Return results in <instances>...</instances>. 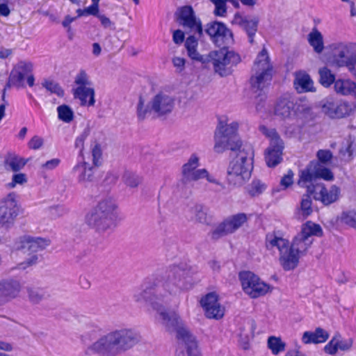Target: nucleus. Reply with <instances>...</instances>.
Returning a JSON list of instances; mask_svg holds the SVG:
<instances>
[{"label": "nucleus", "mask_w": 356, "mask_h": 356, "mask_svg": "<svg viewBox=\"0 0 356 356\" xmlns=\"http://www.w3.org/2000/svg\"><path fill=\"white\" fill-rule=\"evenodd\" d=\"M193 273L191 266L187 263L169 265L147 277L142 288L136 290L133 296L136 302L149 305L159 314L166 330L175 334L178 342L176 356L200 355L195 337L184 325L179 316L175 312L165 310L173 296L192 288Z\"/></svg>", "instance_id": "obj_1"}, {"label": "nucleus", "mask_w": 356, "mask_h": 356, "mask_svg": "<svg viewBox=\"0 0 356 356\" xmlns=\"http://www.w3.org/2000/svg\"><path fill=\"white\" fill-rule=\"evenodd\" d=\"M140 334L134 329L121 328L113 330L100 337L86 349V353L102 356H118L136 345Z\"/></svg>", "instance_id": "obj_2"}, {"label": "nucleus", "mask_w": 356, "mask_h": 356, "mask_svg": "<svg viewBox=\"0 0 356 356\" xmlns=\"http://www.w3.org/2000/svg\"><path fill=\"white\" fill-rule=\"evenodd\" d=\"M145 102L140 95L136 107L137 118L140 121L167 117L175 108V97L167 91L160 90L153 95L147 105Z\"/></svg>", "instance_id": "obj_3"}, {"label": "nucleus", "mask_w": 356, "mask_h": 356, "mask_svg": "<svg viewBox=\"0 0 356 356\" xmlns=\"http://www.w3.org/2000/svg\"><path fill=\"white\" fill-rule=\"evenodd\" d=\"M254 156L252 145L244 144L236 159L229 163L227 168V179L229 184L241 186L249 179L253 169Z\"/></svg>", "instance_id": "obj_4"}, {"label": "nucleus", "mask_w": 356, "mask_h": 356, "mask_svg": "<svg viewBox=\"0 0 356 356\" xmlns=\"http://www.w3.org/2000/svg\"><path fill=\"white\" fill-rule=\"evenodd\" d=\"M273 67L270 62L267 50L264 48L258 54L252 68L250 83L252 91L257 93L259 101H264L266 96L264 89L270 83Z\"/></svg>", "instance_id": "obj_5"}, {"label": "nucleus", "mask_w": 356, "mask_h": 356, "mask_svg": "<svg viewBox=\"0 0 356 356\" xmlns=\"http://www.w3.org/2000/svg\"><path fill=\"white\" fill-rule=\"evenodd\" d=\"M116 205L112 198H106L98 202L97 206L86 216L87 224L98 232H105L115 222Z\"/></svg>", "instance_id": "obj_6"}, {"label": "nucleus", "mask_w": 356, "mask_h": 356, "mask_svg": "<svg viewBox=\"0 0 356 356\" xmlns=\"http://www.w3.org/2000/svg\"><path fill=\"white\" fill-rule=\"evenodd\" d=\"M323 229L318 224H316L312 221H307L302 225L300 233H299L293 240L289 247V257L293 259L294 269L298 264L299 258L304 255L308 248L312 243V236H322Z\"/></svg>", "instance_id": "obj_7"}, {"label": "nucleus", "mask_w": 356, "mask_h": 356, "mask_svg": "<svg viewBox=\"0 0 356 356\" xmlns=\"http://www.w3.org/2000/svg\"><path fill=\"white\" fill-rule=\"evenodd\" d=\"M331 55L327 63L334 67H346L352 72L356 65V43L338 42L330 44Z\"/></svg>", "instance_id": "obj_8"}, {"label": "nucleus", "mask_w": 356, "mask_h": 356, "mask_svg": "<svg viewBox=\"0 0 356 356\" xmlns=\"http://www.w3.org/2000/svg\"><path fill=\"white\" fill-rule=\"evenodd\" d=\"M200 159L195 154H193L188 161L181 168V179L180 184L191 189L193 182L202 179H206L209 182L220 185V183L204 169H198Z\"/></svg>", "instance_id": "obj_9"}, {"label": "nucleus", "mask_w": 356, "mask_h": 356, "mask_svg": "<svg viewBox=\"0 0 356 356\" xmlns=\"http://www.w3.org/2000/svg\"><path fill=\"white\" fill-rule=\"evenodd\" d=\"M207 57L213 64L214 72L222 77L230 75L233 67L241 61L238 53L225 47L218 51H211Z\"/></svg>", "instance_id": "obj_10"}, {"label": "nucleus", "mask_w": 356, "mask_h": 356, "mask_svg": "<svg viewBox=\"0 0 356 356\" xmlns=\"http://www.w3.org/2000/svg\"><path fill=\"white\" fill-rule=\"evenodd\" d=\"M92 146V165L85 161H81L72 168V171L76 175L77 181L80 184L92 181L94 179L95 168L101 165L102 163V150L100 145L95 142Z\"/></svg>", "instance_id": "obj_11"}, {"label": "nucleus", "mask_w": 356, "mask_h": 356, "mask_svg": "<svg viewBox=\"0 0 356 356\" xmlns=\"http://www.w3.org/2000/svg\"><path fill=\"white\" fill-rule=\"evenodd\" d=\"M21 213V206L15 193H10L0 200V228L11 229Z\"/></svg>", "instance_id": "obj_12"}, {"label": "nucleus", "mask_w": 356, "mask_h": 356, "mask_svg": "<svg viewBox=\"0 0 356 356\" xmlns=\"http://www.w3.org/2000/svg\"><path fill=\"white\" fill-rule=\"evenodd\" d=\"M74 83L78 86L72 89L74 99L80 101L81 106H94L95 103V90L91 88V81L84 70H81L75 76Z\"/></svg>", "instance_id": "obj_13"}, {"label": "nucleus", "mask_w": 356, "mask_h": 356, "mask_svg": "<svg viewBox=\"0 0 356 356\" xmlns=\"http://www.w3.org/2000/svg\"><path fill=\"white\" fill-rule=\"evenodd\" d=\"M239 279L243 291L252 298L263 296L270 291V286L250 271L241 272Z\"/></svg>", "instance_id": "obj_14"}, {"label": "nucleus", "mask_w": 356, "mask_h": 356, "mask_svg": "<svg viewBox=\"0 0 356 356\" xmlns=\"http://www.w3.org/2000/svg\"><path fill=\"white\" fill-rule=\"evenodd\" d=\"M266 247L268 250L277 248L280 252V261L285 270H293L294 261L289 259V242L288 240L277 236L275 232L268 233L266 236Z\"/></svg>", "instance_id": "obj_15"}, {"label": "nucleus", "mask_w": 356, "mask_h": 356, "mask_svg": "<svg viewBox=\"0 0 356 356\" xmlns=\"http://www.w3.org/2000/svg\"><path fill=\"white\" fill-rule=\"evenodd\" d=\"M177 20L180 25L190 33L197 35L200 39L204 35L201 20L197 18L191 6H184L179 9Z\"/></svg>", "instance_id": "obj_16"}, {"label": "nucleus", "mask_w": 356, "mask_h": 356, "mask_svg": "<svg viewBox=\"0 0 356 356\" xmlns=\"http://www.w3.org/2000/svg\"><path fill=\"white\" fill-rule=\"evenodd\" d=\"M248 220V216L244 213H238L230 216L220 222L211 232L213 239H218L222 236L233 234L243 226Z\"/></svg>", "instance_id": "obj_17"}, {"label": "nucleus", "mask_w": 356, "mask_h": 356, "mask_svg": "<svg viewBox=\"0 0 356 356\" xmlns=\"http://www.w3.org/2000/svg\"><path fill=\"white\" fill-rule=\"evenodd\" d=\"M217 45L220 46L228 44L233 40V34L226 25L220 22L213 21L207 23L203 29Z\"/></svg>", "instance_id": "obj_18"}, {"label": "nucleus", "mask_w": 356, "mask_h": 356, "mask_svg": "<svg viewBox=\"0 0 356 356\" xmlns=\"http://www.w3.org/2000/svg\"><path fill=\"white\" fill-rule=\"evenodd\" d=\"M310 108L305 106L290 96L281 97L275 108V113L283 118H289L298 113H309Z\"/></svg>", "instance_id": "obj_19"}, {"label": "nucleus", "mask_w": 356, "mask_h": 356, "mask_svg": "<svg viewBox=\"0 0 356 356\" xmlns=\"http://www.w3.org/2000/svg\"><path fill=\"white\" fill-rule=\"evenodd\" d=\"M355 106L347 102L328 98L322 105V111L331 118H342L350 115Z\"/></svg>", "instance_id": "obj_20"}, {"label": "nucleus", "mask_w": 356, "mask_h": 356, "mask_svg": "<svg viewBox=\"0 0 356 356\" xmlns=\"http://www.w3.org/2000/svg\"><path fill=\"white\" fill-rule=\"evenodd\" d=\"M308 193L313 194L316 200L321 201L324 205L327 206L339 199L340 188L336 185H332L327 189L323 184H316V186L308 187Z\"/></svg>", "instance_id": "obj_21"}, {"label": "nucleus", "mask_w": 356, "mask_h": 356, "mask_svg": "<svg viewBox=\"0 0 356 356\" xmlns=\"http://www.w3.org/2000/svg\"><path fill=\"white\" fill-rule=\"evenodd\" d=\"M49 245L50 240L47 238L24 235L15 241V247L18 250L31 254L42 251Z\"/></svg>", "instance_id": "obj_22"}, {"label": "nucleus", "mask_w": 356, "mask_h": 356, "mask_svg": "<svg viewBox=\"0 0 356 356\" xmlns=\"http://www.w3.org/2000/svg\"><path fill=\"white\" fill-rule=\"evenodd\" d=\"M270 137V145L264 154L266 165L270 168L277 166L282 161L284 142L279 135H268Z\"/></svg>", "instance_id": "obj_23"}, {"label": "nucleus", "mask_w": 356, "mask_h": 356, "mask_svg": "<svg viewBox=\"0 0 356 356\" xmlns=\"http://www.w3.org/2000/svg\"><path fill=\"white\" fill-rule=\"evenodd\" d=\"M205 316L208 318L220 319L225 314V308L218 301V296L215 293L207 294L200 301Z\"/></svg>", "instance_id": "obj_24"}, {"label": "nucleus", "mask_w": 356, "mask_h": 356, "mask_svg": "<svg viewBox=\"0 0 356 356\" xmlns=\"http://www.w3.org/2000/svg\"><path fill=\"white\" fill-rule=\"evenodd\" d=\"M33 71V64L30 62H19L11 71L8 82L6 86L24 87L25 77L28 76Z\"/></svg>", "instance_id": "obj_25"}, {"label": "nucleus", "mask_w": 356, "mask_h": 356, "mask_svg": "<svg viewBox=\"0 0 356 356\" xmlns=\"http://www.w3.org/2000/svg\"><path fill=\"white\" fill-rule=\"evenodd\" d=\"M234 22L246 33L249 42L253 44L254 37L258 30L259 22V17L254 16L250 17L248 15H242L240 13H236L234 15Z\"/></svg>", "instance_id": "obj_26"}, {"label": "nucleus", "mask_w": 356, "mask_h": 356, "mask_svg": "<svg viewBox=\"0 0 356 356\" xmlns=\"http://www.w3.org/2000/svg\"><path fill=\"white\" fill-rule=\"evenodd\" d=\"M243 145L238 135H216L214 151L218 153L227 149L236 151L242 149Z\"/></svg>", "instance_id": "obj_27"}, {"label": "nucleus", "mask_w": 356, "mask_h": 356, "mask_svg": "<svg viewBox=\"0 0 356 356\" xmlns=\"http://www.w3.org/2000/svg\"><path fill=\"white\" fill-rule=\"evenodd\" d=\"M28 159L14 152H8L3 156V166L6 172H20L26 165Z\"/></svg>", "instance_id": "obj_28"}, {"label": "nucleus", "mask_w": 356, "mask_h": 356, "mask_svg": "<svg viewBox=\"0 0 356 356\" xmlns=\"http://www.w3.org/2000/svg\"><path fill=\"white\" fill-rule=\"evenodd\" d=\"M198 45L197 38L195 35H190L185 41V48L187 51L188 56L193 60L200 62L201 63H207L209 62L207 56L201 55L197 50Z\"/></svg>", "instance_id": "obj_29"}, {"label": "nucleus", "mask_w": 356, "mask_h": 356, "mask_svg": "<svg viewBox=\"0 0 356 356\" xmlns=\"http://www.w3.org/2000/svg\"><path fill=\"white\" fill-rule=\"evenodd\" d=\"M316 180L317 177L314 161H311L306 168L300 172L298 184L301 187H306L307 192L308 193V187L316 186L314 184Z\"/></svg>", "instance_id": "obj_30"}, {"label": "nucleus", "mask_w": 356, "mask_h": 356, "mask_svg": "<svg viewBox=\"0 0 356 356\" xmlns=\"http://www.w3.org/2000/svg\"><path fill=\"white\" fill-rule=\"evenodd\" d=\"M329 333L321 327H317L314 332L306 331L302 337V342L305 344L321 343L329 338Z\"/></svg>", "instance_id": "obj_31"}, {"label": "nucleus", "mask_w": 356, "mask_h": 356, "mask_svg": "<svg viewBox=\"0 0 356 356\" xmlns=\"http://www.w3.org/2000/svg\"><path fill=\"white\" fill-rule=\"evenodd\" d=\"M311 195L312 194L307 193L302 195L300 206L297 207L295 213V216L298 220H303L313 213Z\"/></svg>", "instance_id": "obj_32"}, {"label": "nucleus", "mask_w": 356, "mask_h": 356, "mask_svg": "<svg viewBox=\"0 0 356 356\" xmlns=\"http://www.w3.org/2000/svg\"><path fill=\"white\" fill-rule=\"evenodd\" d=\"M307 41L316 54H321L323 51L325 49L323 36L316 27L312 29L307 35Z\"/></svg>", "instance_id": "obj_33"}, {"label": "nucleus", "mask_w": 356, "mask_h": 356, "mask_svg": "<svg viewBox=\"0 0 356 356\" xmlns=\"http://www.w3.org/2000/svg\"><path fill=\"white\" fill-rule=\"evenodd\" d=\"M239 124L237 122H229L227 116H220L218 118V124L216 134H236L238 130Z\"/></svg>", "instance_id": "obj_34"}, {"label": "nucleus", "mask_w": 356, "mask_h": 356, "mask_svg": "<svg viewBox=\"0 0 356 356\" xmlns=\"http://www.w3.org/2000/svg\"><path fill=\"white\" fill-rule=\"evenodd\" d=\"M0 284L4 293L3 297L6 298L7 302L15 298L21 290L19 282L15 280L3 282Z\"/></svg>", "instance_id": "obj_35"}, {"label": "nucleus", "mask_w": 356, "mask_h": 356, "mask_svg": "<svg viewBox=\"0 0 356 356\" xmlns=\"http://www.w3.org/2000/svg\"><path fill=\"white\" fill-rule=\"evenodd\" d=\"M356 83L349 79H338L334 84V88L337 94L342 95H353Z\"/></svg>", "instance_id": "obj_36"}, {"label": "nucleus", "mask_w": 356, "mask_h": 356, "mask_svg": "<svg viewBox=\"0 0 356 356\" xmlns=\"http://www.w3.org/2000/svg\"><path fill=\"white\" fill-rule=\"evenodd\" d=\"M293 83L300 92L312 90L313 81L307 74H298Z\"/></svg>", "instance_id": "obj_37"}, {"label": "nucleus", "mask_w": 356, "mask_h": 356, "mask_svg": "<svg viewBox=\"0 0 356 356\" xmlns=\"http://www.w3.org/2000/svg\"><path fill=\"white\" fill-rule=\"evenodd\" d=\"M319 83L325 88H329L336 81L335 75L327 67L318 70Z\"/></svg>", "instance_id": "obj_38"}, {"label": "nucleus", "mask_w": 356, "mask_h": 356, "mask_svg": "<svg viewBox=\"0 0 356 356\" xmlns=\"http://www.w3.org/2000/svg\"><path fill=\"white\" fill-rule=\"evenodd\" d=\"M314 164L317 179H323L325 181H332L334 179V175L329 168L325 167L318 162L314 161Z\"/></svg>", "instance_id": "obj_39"}, {"label": "nucleus", "mask_w": 356, "mask_h": 356, "mask_svg": "<svg viewBox=\"0 0 356 356\" xmlns=\"http://www.w3.org/2000/svg\"><path fill=\"white\" fill-rule=\"evenodd\" d=\"M339 220L341 223L356 229V210L343 211Z\"/></svg>", "instance_id": "obj_40"}, {"label": "nucleus", "mask_w": 356, "mask_h": 356, "mask_svg": "<svg viewBox=\"0 0 356 356\" xmlns=\"http://www.w3.org/2000/svg\"><path fill=\"white\" fill-rule=\"evenodd\" d=\"M58 117L61 121L69 123L74 119V112L72 108L66 105L63 104L57 108Z\"/></svg>", "instance_id": "obj_41"}, {"label": "nucleus", "mask_w": 356, "mask_h": 356, "mask_svg": "<svg viewBox=\"0 0 356 356\" xmlns=\"http://www.w3.org/2000/svg\"><path fill=\"white\" fill-rule=\"evenodd\" d=\"M286 344L282 341L280 338L270 337L268 339V347L275 355H278L285 349Z\"/></svg>", "instance_id": "obj_42"}, {"label": "nucleus", "mask_w": 356, "mask_h": 356, "mask_svg": "<svg viewBox=\"0 0 356 356\" xmlns=\"http://www.w3.org/2000/svg\"><path fill=\"white\" fill-rule=\"evenodd\" d=\"M266 188V185L259 179H253L248 187V193L252 197L258 196Z\"/></svg>", "instance_id": "obj_43"}, {"label": "nucleus", "mask_w": 356, "mask_h": 356, "mask_svg": "<svg viewBox=\"0 0 356 356\" xmlns=\"http://www.w3.org/2000/svg\"><path fill=\"white\" fill-rule=\"evenodd\" d=\"M122 179L124 184L131 188L137 187L141 182V178L138 175L129 171L124 173Z\"/></svg>", "instance_id": "obj_44"}, {"label": "nucleus", "mask_w": 356, "mask_h": 356, "mask_svg": "<svg viewBox=\"0 0 356 356\" xmlns=\"http://www.w3.org/2000/svg\"><path fill=\"white\" fill-rule=\"evenodd\" d=\"M42 86L51 93L57 95L58 97L64 96V90L60 86L54 81L45 80L42 83Z\"/></svg>", "instance_id": "obj_45"}, {"label": "nucleus", "mask_w": 356, "mask_h": 356, "mask_svg": "<svg viewBox=\"0 0 356 356\" xmlns=\"http://www.w3.org/2000/svg\"><path fill=\"white\" fill-rule=\"evenodd\" d=\"M215 6L213 14L218 17H225L227 14V0H209Z\"/></svg>", "instance_id": "obj_46"}, {"label": "nucleus", "mask_w": 356, "mask_h": 356, "mask_svg": "<svg viewBox=\"0 0 356 356\" xmlns=\"http://www.w3.org/2000/svg\"><path fill=\"white\" fill-rule=\"evenodd\" d=\"M192 212L195 215V220L201 223L207 222V211L201 204H196L192 208Z\"/></svg>", "instance_id": "obj_47"}, {"label": "nucleus", "mask_w": 356, "mask_h": 356, "mask_svg": "<svg viewBox=\"0 0 356 356\" xmlns=\"http://www.w3.org/2000/svg\"><path fill=\"white\" fill-rule=\"evenodd\" d=\"M28 293L29 300L33 303H38L45 296L44 291L39 288L29 289Z\"/></svg>", "instance_id": "obj_48"}, {"label": "nucleus", "mask_w": 356, "mask_h": 356, "mask_svg": "<svg viewBox=\"0 0 356 356\" xmlns=\"http://www.w3.org/2000/svg\"><path fill=\"white\" fill-rule=\"evenodd\" d=\"M27 176L26 174L22 172H14L11 181L8 183V186L9 188H13L17 184L22 185L27 182Z\"/></svg>", "instance_id": "obj_49"}, {"label": "nucleus", "mask_w": 356, "mask_h": 356, "mask_svg": "<svg viewBox=\"0 0 356 356\" xmlns=\"http://www.w3.org/2000/svg\"><path fill=\"white\" fill-rule=\"evenodd\" d=\"M318 163L327 165L332 159V153L328 149H319L316 153Z\"/></svg>", "instance_id": "obj_50"}, {"label": "nucleus", "mask_w": 356, "mask_h": 356, "mask_svg": "<svg viewBox=\"0 0 356 356\" xmlns=\"http://www.w3.org/2000/svg\"><path fill=\"white\" fill-rule=\"evenodd\" d=\"M294 173L291 170H289L287 174L285 175L280 181V185L284 189L289 188L293 183Z\"/></svg>", "instance_id": "obj_51"}, {"label": "nucleus", "mask_w": 356, "mask_h": 356, "mask_svg": "<svg viewBox=\"0 0 356 356\" xmlns=\"http://www.w3.org/2000/svg\"><path fill=\"white\" fill-rule=\"evenodd\" d=\"M324 350L327 354L335 355L338 350L337 339L335 338L332 339L324 347Z\"/></svg>", "instance_id": "obj_52"}, {"label": "nucleus", "mask_w": 356, "mask_h": 356, "mask_svg": "<svg viewBox=\"0 0 356 356\" xmlns=\"http://www.w3.org/2000/svg\"><path fill=\"white\" fill-rule=\"evenodd\" d=\"M339 154L345 161H350L353 158V151L352 149V143H349L345 149L341 148L339 150Z\"/></svg>", "instance_id": "obj_53"}, {"label": "nucleus", "mask_w": 356, "mask_h": 356, "mask_svg": "<svg viewBox=\"0 0 356 356\" xmlns=\"http://www.w3.org/2000/svg\"><path fill=\"white\" fill-rule=\"evenodd\" d=\"M38 261V255L36 254H33V255H31L29 258H27L24 262L21 263L19 265V268L20 269H26L27 267L37 264Z\"/></svg>", "instance_id": "obj_54"}, {"label": "nucleus", "mask_w": 356, "mask_h": 356, "mask_svg": "<svg viewBox=\"0 0 356 356\" xmlns=\"http://www.w3.org/2000/svg\"><path fill=\"white\" fill-rule=\"evenodd\" d=\"M173 65L178 72H181L185 69L186 60L184 58L175 56L172 60Z\"/></svg>", "instance_id": "obj_55"}, {"label": "nucleus", "mask_w": 356, "mask_h": 356, "mask_svg": "<svg viewBox=\"0 0 356 356\" xmlns=\"http://www.w3.org/2000/svg\"><path fill=\"white\" fill-rule=\"evenodd\" d=\"M43 145V139L37 135H35L29 143L31 149H38Z\"/></svg>", "instance_id": "obj_56"}, {"label": "nucleus", "mask_w": 356, "mask_h": 356, "mask_svg": "<svg viewBox=\"0 0 356 356\" xmlns=\"http://www.w3.org/2000/svg\"><path fill=\"white\" fill-rule=\"evenodd\" d=\"M353 346V340L351 339L344 340H337L338 350L343 351L349 350Z\"/></svg>", "instance_id": "obj_57"}, {"label": "nucleus", "mask_w": 356, "mask_h": 356, "mask_svg": "<svg viewBox=\"0 0 356 356\" xmlns=\"http://www.w3.org/2000/svg\"><path fill=\"white\" fill-rule=\"evenodd\" d=\"M86 139V136L84 135H80L78 136L75 140V147L79 149V156L82 157L83 160V144L84 140Z\"/></svg>", "instance_id": "obj_58"}, {"label": "nucleus", "mask_w": 356, "mask_h": 356, "mask_svg": "<svg viewBox=\"0 0 356 356\" xmlns=\"http://www.w3.org/2000/svg\"><path fill=\"white\" fill-rule=\"evenodd\" d=\"M60 163V160L59 159H53L47 161L46 163H44L42 165V168H46L47 170H54L57 166H58Z\"/></svg>", "instance_id": "obj_59"}, {"label": "nucleus", "mask_w": 356, "mask_h": 356, "mask_svg": "<svg viewBox=\"0 0 356 356\" xmlns=\"http://www.w3.org/2000/svg\"><path fill=\"white\" fill-rule=\"evenodd\" d=\"M86 15H93L98 17L99 15V4L92 2V5L86 8Z\"/></svg>", "instance_id": "obj_60"}, {"label": "nucleus", "mask_w": 356, "mask_h": 356, "mask_svg": "<svg viewBox=\"0 0 356 356\" xmlns=\"http://www.w3.org/2000/svg\"><path fill=\"white\" fill-rule=\"evenodd\" d=\"M172 38L175 44H181L184 40V33L181 30H176L173 33Z\"/></svg>", "instance_id": "obj_61"}, {"label": "nucleus", "mask_w": 356, "mask_h": 356, "mask_svg": "<svg viewBox=\"0 0 356 356\" xmlns=\"http://www.w3.org/2000/svg\"><path fill=\"white\" fill-rule=\"evenodd\" d=\"M97 17L104 28H110L113 24L110 19L104 15H99Z\"/></svg>", "instance_id": "obj_62"}, {"label": "nucleus", "mask_w": 356, "mask_h": 356, "mask_svg": "<svg viewBox=\"0 0 356 356\" xmlns=\"http://www.w3.org/2000/svg\"><path fill=\"white\" fill-rule=\"evenodd\" d=\"M10 13V11L7 4H0V15H1L2 16L7 17L9 15Z\"/></svg>", "instance_id": "obj_63"}, {"label": "nucleus", "mask_w": 356, "mask_h": 356, "mask_svg": "<svg viewBox=\"0 0 356 356\" xmlns=\"http://www.w3.org/2000/svg\"><path fill=\"white\" fill-rule=\"evenodd\" d=\"M285 356H306L304 353L300 352L299 350H289Z\"/></svg>", "instance_id": "obj_64"}]
</instances>
